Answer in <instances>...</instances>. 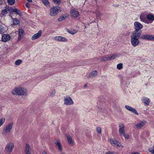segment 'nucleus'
Here are the masks:
<instances>
[{
	"label": "nucleus",
	"mask_w": 154,
	"mask_h": 154,
	"mask_svg": "<svg viewBox=\"0 0 154 154\" xmlns=\"http://www.w3.org/2000/svg\"><path fill=\"white\" fill-rule=\"evenodd\" d=\"M11 92L14 95H24L27 94L26 89L21 87L15 88Z\"/></svg>",
	"instance_id": "f257e3e1"
},
{
	"label": "nucleus",
	"mask_w": 154,
	"mask_h": 154,
	"mask_svg": "<svg viewBox=\"0 0 154 154\" xmlns=\"http://www.w3.org/2000/svg\"><path fill=\"white\" fill-rule=\"evenodd\" d=\"M140 35V34H134L132 33L131 35V43L134 47L137 46L140 43L139 38Z\"/></svg>",
	"instance_id": "f03ea898"
},
{
	"label": "nucleus",
	"mask_w": 154,
	"mask_h": 154,
	"mask_svg": "<svg viewBox=\"0 0 154 154\" xmlns=\"http://www.w3.org/2000/svg\"><path fill=\"white\" fill-rule=\"evenodd\" d=\"M134 26L135 30L132 33L136 34H140L141 35V32H139V30L143 28V26L139 22L136 21L134 22Z\"/></svg>",
	"instance_id": "7ed1b4c3"
},
{
	"label": "nucleus",
	"mask_w": 154,
	"mask_h": 154,
	"mask_svg": "<svg viewBox=\"0 0 154 154\" xmlns=\"http://www.w3.org/2000/svg\"><path fill=\"white\" fill-rule=\"evenodd\" d=\"M61 10L59 7L54 6L50 10V14L51 16H54L57 15Z\"/></svg>",
	"instance_id": "20e7f679"
},
{
	"label": "nucleus",
	"mask_w": 154,
	"mask_h": 154,
	"mask_svg": "<svg viewBox=\"0 0 154 154\" xmlns=\"http://www.w3.org/2000/svg\"><path fill=\"white\" fill-rule=\"evenodd\" d=\"M14 147V143L10 142L8 143L6 146L5 150L7 154H10Z\"/></svg>",
	"instance_id": "39448f33"
},
{
	"label": "nucleus",
	"mask_w": 154,
	"mask_h": 154,
	"mask_svg": "<svg viewBox=\"0 0 154 154\" xmlns=\"http://www.w3.org/2000/svg\"><path fill=\"white\" fill-rule=\"evenodd\" d=\"M13 125V123L11 122L3 128L2 133L3 134H5L9 133L12 129Z\"/></svg>",
	"instance_id": "423d86ee"
},
{
	"label": "nucleus",
	"mask_w": 154,
	"mask_h": 154,
	"mask_svg": "<svg viewBox=\"0 0 154 154\" xmlns=\"http://www.w3.org/2000/svg\"><path fill=\"white\" fill-rule=\"evenodd\" d=\"M116 56L115 55L110 56L109 55H106L103 57L100 60L102 62L114 59L115 58Z\"/></svg>",
	"instance_id": "0eeeda50"
},
{
	"label": "nucleus",
	"mask_w": 154,
	"mask_h": 154,
	"mask_svg": "<svg viewBox=\"0 0 154 154\" xmlns=\"http://www.w3.org/2000/svg\"><path fill=\"white\" fill-rule=\"evenodd\" d=\"M109 141L110 143L114 146H116L119 147H120L121 146L122 147V145L116 139L110 138L109 139Z\"/></svg>",
	"instance_id": "6e6552de"
},
{
	"label": "nucleus",
	"mask_w": 154,
	"mask_h": 154,
	"mask_svg": "<svg viewBox=\"0 0 154 154\" xmlns=\"http://www.w3.org/2000/svg\"><path fill=\"white\" fill-rule=\"evenodd\" d=\"M64 102V104L66 105H71L73 103L72 99L69 96H67L65 98Z\"/></svg>",
	"instance_id": "1a4fd4ad"
},
{
	"label": "nucleus",
	"mask_w": 154,
	"mask_h": 154,
	"mask_svg": "<svg viewBox=\"0 0 154 154\" xmlns=\"http://www.w3.org/2000/svg\"><path fill=\"white\" fill-rule=\"evenodd\" d=\"M32 151V149L29 145L27 143L26 144L24 148V154H31Z\"/></svg>",
	"instance_id": "9d476101"
},
{
	"label": "nucleus",
	"mask_w": 154,
	"mask_h": 154,
	"mask_svg": "<svg viewBox=\"0 0 154 154\" xmlns=\"http://www.w3.org/2000/svg\"><path fill=\"white\" fill-rule=\"evenodd\" d=\"M140 19L141 21L147 24V15L145 13L141 14L140 16Z\"/></svg>",
	"instance_id": "9b49d317"
},
{
	"label": "nucleus",
	"mask_w": 154,
	"mask_h": 154,
	"mask_svg": "<svg viewBox=\"0 0 154 154\" xmlns=\"http://www.w3.org/2000/svg\"><path fill=\"white\" fill-rule=\"evenodd\" d=\"M125 107L126 109L131 112L134 113L135 114L137 115H139L136 109L131 106L128 105H125Z\"/></svg>",
	"instance_id": "f8f14e48"
},
{
	"label": "nucleus",
	"mask_w": 154,
	"mask_h": 154,
	"mask_svg": "<svg viewBox=\"0 0 154 154\" xmlns=\"http://www.w3.org/2000/svg\"><path fill=\"white\" fill-rule=\"evenodd\" d=\"M147 24L151 23L154 20V16L152 14L147 15Z\"/></svg>",
	"instance_id": "ddd939ff"
},
{
	"label": "nucleus",
	"mask_w": 154,
	"mask_h": 154,
	"mask_svg": "<svg viewBox=\"0 0 154 154\" xmlns=\"http://www.w3.org/2000/svg\"><path fill=\"white\" fill-rule=\"evenodd\" d=\"M11 37L8 34H4L2 36V40L3 42H6L9 41Z\"/></svg>",
	"instance_id": "4468645a"
},
{
	"label": "nucleus",
	"mask_w": 154,
	"mask_h": 154,
	"mask_svg": "<svg viewBox=\"0 0 154 154\" xmlns=\"http://www.w3.org/2000/svg\"><path fill=\"white\" fill-rule=\"evenodd\" d=\"M70 13L71 16L74 18H77L79 15L78 11L74 9L71 10Z\"/></svg>",
	"instance_id": "2eb2a0df"
},
{
	"label": "nucleus",
	"mask_w": 154,
	"mask_h": 154,
	"mask_svg": "<svg viewBox=\"0 0 154 154\" xmlns=\"http://www.w3.org/2000/svg\"><path fill=\"white\" fill-rule=\"evenodd\" d=\"M42 34V31L39 30L37 33L33 35L32 37V40H33L39 38L41 37Z\"/></svg>",
	"instance_id": "dca6fc26"
},
{
	"label": "nucleus",
	"mask_w": 154,
	"mask_h": 154,
	"mask_svg": "<svg viewBox=\"0 0 154 154\" xmlns=\"http://www.w3.org/2000/svg\"><path fill=\"white\" fill-rule=\"evenodd\" d=\"M55 40L60 42H66L67 41V39L65 37L58 36H56L54 38Z\"/></svg>",
	"instance_id": "f3484780"
},
{
	"label": "nucleus",
	"mask_w": 154,
	"mask_h": 154,
	"mask_svg": "<svg viewBox=\"0 0 154 154\" xmlns=\"http://www.w3.org/2000/svg\"><path fill=\"white\" fill-rule=\"evenodd\" d=\"M146 123V121L143 120L140 121L137 124L135 125L136 128L138 129H139L143 126Z\"/></svg>",
	"instance_id": "a211bd4d"
},
{
	"label": "nucleus",
	"mask_w": 154,
	"mask_h": 154,
	"mask_svg": "<svg viewBox=\"0 0 154 154\" xmlns=\"http://www.w3.org/2000/svg\"><path fill=\"white\" fill-rule=\"evenodd\" d=\"M124 125L123 124H121L119 125V132L121 135H125Z\"/></svg>",
	"instance_id": "6ab92c4d"
},
{
	"label": "nucleus",
	"mask_w": 154,
	"mask_h": 154,
	"mask_svg": "<svg viewBox=\"0 0 154 154\" xmlns=\"http://www.w3.org/2000/svg\"><path fill=\"white\" fill-rule=\"evenodd\" d=\"M54 143L59 151L60 152H61L63 150L60 141L58 140H57L55 141Z\"/></svg>",
	"instance_id": "aec40b11"
},
{
	"label": "nucleus",
	"mask_w": 154,
	"mask_h": 154,
	"mask_svg": "<svg viewBox=\"0 0 154 154\" xmlns=\"http://www.w3.org/2000/svg\"><path fill=\"white\" fill-rule=\"evenodd\" d=\"M151 35L146 34L141 35L140 37L141 38L146 40H150Z\"/></svg>",
	"instance_id": "412c9836"
},
{
	"label": "nucleus",
	"mask_w": 154,
	"mask_h": 154,
	"mask_svg": "<svg viewBox=\"0 0 154 154\" xmlns=\"http://www.w3.org/2000/svg\"><path fill=\"white\" fill-rule=\"evenodd\" d=\"M142 100L145 106L149 105L150 101L149 98L144 97L142 98Z\"/></svg>",
	"instance_id": "4be33fe9"
},
{
	"label": "nucleus",
	"mask_w": 154,
	"mask_h": 154,
	"mask_svg": "<svg viewBox=\"0 0 154 154\" xmlns=\"http://www.w3.org/2000/svg\"><path fill=\"white\" fill-rule=\"evenodd\" d=\"M66 136L69 143L70 145H72L73 144L74 141L72 139L71 136L68 134H66Z\"/></svg>",
	"instance_id": "5701e85b"
},
{
	"label": "nucleus",
	"mask_w": 154,
	"mask_h": 154,
	"mask_svg": "<svg viewBox=\"0 0 154 154\" xmlns=\"http://www.w3.org/2000/svg\"><path fill=\"white\" fill-rule=\"evenodd\" d=\"M97 74V73L96 70L93 71L88 76V78H94L96 76Z\"/></svg>",
	"instance_id": "b1692460"
},
{
	"label": "nucleus",
	"mask_w": 154,
	"mask_h": 154,
	"mask_svg": "<svg viewBox=\"0 0 154 154\" xmlns=\"http://www.w3.org/2000/svg\"><path fill=\"white\" fill-rule=\"evenodd\" d=\"M11 11L12 12L16 13L17 14L19 15L20 16H21L22 15V13L21 11L20 10L16 8H12Z\"/></svg>",
	"instance_id": "393cba45"
},
{
	"label": "nucleus",
	"mask_w": 154,
	"mask_h": 154,
	"mask_svg": "<svg viewBox=\"0 0 154 154\" xmlns=\"http://www.w3.org/2000/svg\"><path fill=\"white\" fill-rule=\"evenodd\" d=\"M24 33V30L22 29H20L19 30L18 40H20L22 36Z\"/></svg>",
	"instance_id": "a878e982"
},
{
	"label": "nucleus",
	"mask_w": 154,
	"mask_h": 154,
	"mask_svg": "<svg viewBox=\"0 0 154 154\" xmlns=\"http://www.w3.org/2000/svg\"><path fill=\"white\" fill-rule=\"evenodd\" d=\"M12 19L13 20V24H12V25H11L12 26L13 25H17L19 24L20 22L18 20L17 18L14 19L13 18Z\"/></svg>",
	"instance_id": "bb28decb"
},
{
	"label": "nucleus",
	"mask_w": 154,
	"mask_h": 154,
	"mask_svg": "<svg viewBox=\"0 0 154 154\" xmlns=\"http://www.w3.org/2000/svg\"><path fill=\"white\" fill-rule=\"evenodd\" d=\"M9 11V10L8 8L5 9L2 11L1 14L2 16L5 15L8 13Z\"/></svg>",
	"instance_id": "cd10ccee"
},
{
	"label": "nucleus",
	"mask_w": 154,
	"mask_h": 154,
	"mask_svg": "<svg viewBox=\"0 0 154 154\" xmlns=\"http://www.w3.org/2000/svg\"><path fill=\"white\" fill-rule=\"evenodd\" d=\"M22 61L20 59H19L15 61V64L16 65L19 66L22 63Z\"/></svg>",
	"instance_id": "c85d7f7f"
},
{
	"label": "nucleus",
	"mask_w": 154,
	"mask_h": 154,
	"mask_svg": "<svg viewBox=\"0 0 154 154\" xmlns=\"http://www.w3.org/2000/svg\"><path fill=\"white\" fill-rule=\"evenodd\" d=\"M117 68L118 69L121 70L123 68V64L122 63L117 65Z\"/></svg>",
	"instance_id": "c756f323"
},
{
	"label": "nucleus",
	"mask_w": 154,
	"mask_h": 154,
	"mask_svg": "<svg viewBox=\"0 0 154 154\" xmlns=\"http://www.w3.org/2000/svg\"><path fill=\"white\" fill-rule=\"evenodd\" d=\"M5 119L4 118H2L0 119V127H1L5 122Z\"/></svg>",
	"instance_id": "7c9ffc66"
},
{
	"label": "nucleus",
	"mask_w": 154,
	"mask_h": 154,
	"mask_svg": "<svg viewBox=\"0 0 154 154\" xmlns=\"http://www.w3.org/2000/svg\"><path fill=\"white\" fill-rule=\"evenodd\" d=\"M8 3L11 5H13L15 3L14 0H8Z\"/></svg>",
	"instance_id": "2f4dec72"
},
{
	"label": "nucleus",
	"mask_w": 154,
	"mask_h": 154,
	"mask_svg": "<svg viewBox=\"0 0 154 154\" xmlns=\"http://www.w3.org/2000/svg\"><path fill=\"white\" fill-rule=\"evenodd\" d=\"M42 1L46 6H49V2L48 0H42Z\"/></svg>",
	"instance_id": "473e14b6"
},
{
	"label": "nucleus",
	"mask_w": 154,
	"mask_h": 154,
	"mask_svg": "<svg viewBox=\"0 0 154 154\" xmlns=\"http://www.w3.org/2000/svg\"><path fill=\"white\" fill-rule=\"evenodd\" d=\"M65 18L66 16H61L58 19V20L59 21H60L62 20H65Z\"/></svg>",
	"instance_id": "72a5a7b5"
},
{
	"label": "nucleus",
	"mask_w": 154,
	"mask_h": 154,
	"mask_svg": "<svg viewBox=\"0 0 154 154\" xmlns=\"http://www.w3.org/2000/svg\"><path fill=\"white\" fill-rule=\"evenodd\" d=\"M54 2L55 4L59 5L60 4V0H52Z\"/></svg>",
	"instance_id": "f704fd0d"
},
{
	"label": "nucleus",
	"mask_w": 154,
	"mask_h": 154,
	"mask_svg": "<svg viewBox=\"0 0 154 154\" xmlns=\"http://www.w3.org/2000/svg\"><path fill=\"white\" fill-rule=\"evenodd\" d=\"M149 151L152 154H154V145L153 146V149L150 148L149 149Z\"/></svg>",
	"instance_id": "c9c22d12"
},
{
	"label": "nucleus",
	"mask_w": 154,
	"mask_h": 154,
	"mask_svg": "<svg viewBox=\"0 0 154 154\" xmlns=\"http://www.w3.org/2000/svg\"><path fill=\"white\" fill-rule=\"evenodd\" d=\"M67 32H69V33H71V34L72 35L74 34L76 32L75 31H72V30H70L69 29H68L67 30Z\"/></svg>",
	"instance_id": "e433bc0d"
},
{
	"label": "nucleus",
	"mask_w": 154,
	"mask_h": 154,
	"mask_svg": "<svg viewBox=\"0 0 154 154\" xmlns=\"http://www.w3.org/2000/svg\"><path fill=\"white\" fill-rule=\"evenodd\" d=\"M97 131L99 134H100L101 132V129L100 127H97Z\"/></svg>",
	"instance_id": "4c0bfd02"
},
{
	"label": "nucleus",
	"mask_w": 154,
	"mask_h": 154,
	"mask_svg": "<svg viewBox=\"0 0 154 154\" xmlns=\"http://www.w3.org/2000/svg\"><path fill=\"white\" fill-rule=\"evenodd\" d=\"M55 93L56 92L55 90H53L52 91L50 94L51 96L52 97H53L55 95Z\"/></svg>",
	"instance_id": "58836bf2"
},
{
	"label": "nucleus",
	"mask_w": 154,
	"mask_h": 154,
	"mask_svg": "<svg viewBox=\"0 0 154 154\" xmlns=\"http://www.w3.org/2000/svg\"><path fill=\"white\" fill-rule=\"evenodd\" d=\"M105 154H118L117 153H115V152L111 151H108V152H106Z\"/></svg>",
	"instance_id": "ea45409f"
},
{
	"label": "nucleus",
	"mask_w": 154,
	"mask_h": 154,
	"mask_svg": "<svg viewBox=\"0 0 154 154\" xmlns=\"http://www.w3.org/2000/svg\"><path fill=\"white\" fill-rule=\"evenodd\" d=\"M4 29L2 26H0V33L4 32Z\"/></svg>",
	"instance_id": "a19ab883"
},
{
	"label": "nucleus",
	"mask_w": 154,
	"mask_h": 154,
	"mask_svg": "<svg viewBox=\"0 0 154 154\" xmlns=\"http://www.w3.org/2000/svg\"><path fill=\"white\" fill-rule=\"evenodd\" d=\"M150 40L154 41V35H151Z\"/></svg>",
	"instance_id": "79ce46f5"
},
{
	"label": "nucleus",
	"mask_w": 154,
	"mask_h": 154,
	"mask_svg": "<svg viewBox=\"0 0 154 154\" xmlns=\"http://www.w3.org/2000/svg\"><path fill=\"white\" fill-rule=\"evenodd\" d=\"M102 14L100 12H98L96 14L97 17H100V16H102Z\"/></svg>",
	"instance_id": "37998d69"
},
{
	"label": "nucleus",
	"mask_w": 154,
	"mask_h": 154,
	"mask_svg": "<svg viewBox=\"0 0 154 154\" xmlns=\"http://www.w3.org/2000/svg\"><path fill=\"white\" fill-rule=\"evenodd\" d=\"M25 6L26 7H27L28 8H29V4L28 3H27L26 4Z\"/></svg>",
	"instance_id": "c03bdc74"
},
{
	"label": "nucleus",
	"mask_w": 154,
	"mask_h": 154,
	"mask_svg": "<svg viewBox=\"0 0 154 154\" xmlns=\"http://www.w3.org/2000/svg\"><path fill=\"white\" fill-rule=\"evenodd\" d=\"M124 136H125V138L126 139H128L129 137V136L128 134H125Z\"/></svg>",
	"instance_id": "a18cd8bd"
},
{
	"label": "nucleus",
	"mask_w": 154,
	"mask_h": 154,
	"mask_svg": "<svg viewBox=\"0 0 154 154\" xmlns=\"http://www.w3.org/2000/svg\"><path fill=\"white\" fill-rule=\"evenodd\" d=\"M49 74L47 75V76H49ZM48 76H44V77L42 78V80H43L47 78L48 77Z\"/></svg>",
	"instance_id": "49530a36"
},
{
	"label": "nucleus",
	"mask_w": 154,
	"mask_h": 154,
	"mask_svg": "<svg viewBox=\"0 0 154 154\" xmlns=\"http://www.w3.org/2000/svg\"><path fill=\"white\" fill-rule=\"evenodd\" d=\"M131 154H140L138 152H133Z\"/></svg>",
	"instance_id": "de8ad7c7"
},
{
	"label": "nucleus",
	"mask_w": 154,
	"mask_h": 154,
	"mask_svg": "<svg viewBox=\"0 0 154 154\" xmlns=\"http://www.w3.org/2000/svg\"><path fill=\"white\" fill-rule=\"evenodd\" d=\"M42 154H48L47 152H46L45 151H44L43 152Z\"/></svg>",
	"instance_id": "09e8293b"
},
{
	"label": "nucleus",
	"mask_w": 154,
	"mask_h": 154,
	"mask_svg": "<svg viewBox=\"0 0 154 154\" xmlns=\"http://www.w3.org/2000/svg\"><path fill=\"white\" fill-rule=\"evenodd\" d=\"M28 2H32V0H26Z\"/></svg>",
	"instance_id": "8fccbe9b"
},
{
	"label": "nucleus",
	"mask_w": 154,
	"mask_h": 154,
	"mask_svg": "<svg viewBox=\"0 0 154 154\" xmlns=\"http://www.w3.org/2000/svg\"><path fill=\"white\" fill-rule=\"evenodd\" d=\"M87 84H85V85H84V88H86V87H87Z\"/></svg>",
	"instance_id": "3c124183"
},
{
	"label": "nucleus",
	"mask_w": 154,
	"mask_h": 154,
	"mask_svg": "<svg viewBox=\"0 0 154 154\" xmlns=\"http://www.w3.org/2000/svg\"><path fill=\"white\" fill-rule=\"evenodd\" d=\"M61 154H65L64 153H62Z\"/></svg>",
	"instance_id": "603ef678"
}]
</instances>
